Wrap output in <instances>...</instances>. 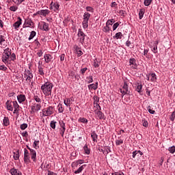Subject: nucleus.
<instances>
[{"label":"nucleus","mask_w":175,"mask_h":175,"mask_svg":"<svg viewBox=\"0 0 175 175\" xmlns=\"http://www.w3.org/2000/svg\"><path fill=\"white\" fill-rule=\"evenodd\" d=\"M1 61L5 65L10 64L11 61H16V54L14 53H12V49L7 48L4 49L2 53Z\"/></svg>","instance_id":"obj_1"},{"label":"nucleus","mask_w":175,"mask_h":175,"mask_svg":"<svg viewBox=\"0 0 175 175\" xmlns=\"http://www.w3.org/2000/svg\"><path fill=\"white\" fill-rule=\"evenodd\" d=\"M53 87H54V85H53V83L51 82H45L44 84L41 86V91L45 96H51Z\"/></svg>","instance_id":"obj_2"},{"label":"nucleus","mask_w":175,"mask_h":175,"mask_svg":"<svg viewBox=\"0 0 175 175\" xmlns=\"http://www.w3.org/2000/svg\"><path fill=\"white\" fill-rule=\"evenodd\" d=\"M121 94H122V98H124V95H129L131 94V91L129 90V85L126 82L124 83V85L122 88L120 89Z\"/></svg>","instance_id":"obj_3"},{"label":"nucleus","mask_w":175,"mask_h":175,"mask_svg":"<svg viewBox=\"0 0 175 175\" xmlns=\"http://www.w3.org/2000/svg\"><path fill=\"white\" fill-rule=\"evenodd\" d=\"M54 113V107L49 106L47 108L42 110V116L44 117H49Z\"/></svg>","instance_id":"obj_4"},{"label":"nucleus","mask_w":175,"mask_h":175,"mask_svg":"<svg viewBox=\"0 0 175 175\" xmlns=\"http://www.w3.org/2000/svg\"><path fill=\"white\" fill-rule=\"evenodd\" d=\"M25 77H26V81L27 83H31V80L33 79V74L30 70H25L24 72Z\"/></svg>","instance_id":"obj_5"},{"label":"nucleus","mask_w":175,"mask_h":175,"mask_svg":"<svg viewBox=\"0 0 175 175\" xmlns=\"http://www.w3.org/2000/svg\"><path fill=\"white\" fill-rule=\"evenodd\" d=\"M77 36L81 38V43L83 44V43H84V40H85V33H84V32L83 31V30H81V29H79L78 30V34Z\"/></svg>","instance_id":"obj_6"},{"label":"nucleus","mask_w":175,"mask_h":175,"mask_svg":"<svg viewBox=\"0 0 175 175\" xmlns=\"http://www.w3.org/2000/svg\"><path fill=\"white\" fill-rule=\"evenodd\" d=\"M33 25V22H32V20L31 19H25V24L23 25V28H28L31 27Z\"/></svg>","instance_id":"obj_7"},{"label":"nucleus","mask_w":175,"mask_h":175,"mask_svg":"<svg viewBox=\"0 0 175 175\" xmlns=\"http://www.w3.org/2000/svg\"><path fill=\"white\" fill-rule=\"evenodd\" d=\"M83 163H84V160L79 159L77 161L72 162L71 164V166H72V167H74V168L77 167L79 166V165H83Z\"/></svg>","instance_id":"obj_8"},{"label":"nucleus","mask_w":175,"mask_h":175,"mask_svg":"<svg viewBox=\"0 0 175 175\" xmlns=\"http://www.w3.org/2000/svg\"><path fill=\"white\" fill-rule=\"evenodd\" d=\"M21 24H23V19L19 16L18 17V21L13 24V27H14L15 29H17V28L20 27Z\"/></svg>","instance_id":"obj_9"},{"label":"nucleus","mask_w":175,"mask_h":175,"mask_svg":"<svg viewBox=\"0 0 175 175\" xmlns=\"http://www.w3.org/2000/svg\"><path fill=\"white\" fill-rule=\"evenodd\" d=\"M72 100H73V97L68 98L64 100V103L66 106V107H70V105H72Z\"/></svg>","instance_id":"obj_10"},{"label":"nucleus","mask_w":175,"mask_h":175,"mask_svg":"<svg viewBox=\"0 0 175 175\" xmlns=\"http://www.w3.org/2000/svg\"><path fill=\"white\" fill-rule=\"evenodd\" d=\"M17 100L18 103H23V102H25L27 97L25 94H19L17 96Z\"/></svg>","instance_id":"obj_11"},{"label":"nucleus","mask_w":175,"mask_h":175,"mask_svg":"<svg viewBox=\"0 0 175 175\" xmlns=\"http://www.w3.org/2000/svg\"><path fill=\"white\" fill-rule=\"evenodd\" d=\"M10 173L12 175H23V174L21 173V172H20V170H18V169L16 168H12L10 170Z\"/></svg>","instance_id":"obj_12"},{"label":"nucleus","mask_w":175,"mask_h":175,"mask_svg":"<svg viewBox=\"0 0 175 175\" xmlns=\"http://www.w3.org/2000/svg\"><path fill=\"white\" fill-rule=\"evenodd\" d=\"M30 155L33 162H36V150L30 149Z\"/></svg>","instance_id":"obj_13"},{"label":"nucleus","mask_w":175,"mask_h":175,"mask_svg":"<svg viewBox=\"0 0 175 175\" xmlns=\"http://www.w3.org/2000/svg\"><path fill=\"white\" fill-rule=\"evenodd\" d=\"M88 90L90 91H92L94 90V91L98 90V82H96V83H92L88 85Z\"/></svg>","instance_id":"obj_14"},{"label":"nucleus","mask_w":175,"mask_h":175,"mask_svg":"<svg viewBox=\"0 0 175 175\" xmlns=\"http://www.w3.org/2000/svg\"><path fill=\"white\" fill-rule=\"evenodd\" d=\"M40 109H42V105L40 103L34 104V105L31 107L33 111H39Z\"/></svg>","instance_id":"obj_15"},{"label":"nucleus","mask_w":175,"mask_h":175,"mask_svg":"<svg viewBox=\"0 0 175 175\" xmlns=\"http://www.w3.org/2000/svg\"><path fill=\"white\" fill-rule=\"evenodd\" d=\"M44 58L45 59L46 64H49L51 62V59H53V56H51V55L50 54H45L44 55Z\"/></svg>","instance_id":"obj_16"},{"label":"nucleus","mask_w":175,"mask_h":175,"mask_svg":"<svg viewBox=\"0 0 175 175\" xmlns=\"http://www.w3.org/2000/svg\"><path fill=\"white\" fill-rule=\"evenodd\" d=\"M12 103H13V102L10 100H7L5 103L7 110H9V111H13V106L12 105Z\"/></svg>","instance_id":"obj_17"},{"label":"nucleus","mask_w":175,"mask_h":175,"mask_svg":"<svg viewBox=\"0 0 175 175\" xmlns=\"http://www.w3.org/2000/svg\"><path fill=\"white\" fill-rule=\"evenodd\" d=\"M129 65H133V69H136L137 68V64H136V59L135 58H130L129 59Z\"/></svg>","instance_id":"obj_18"},{"label":"nucleus","mask_w":175,"mask_h":175,"mask_svg":"<svg viewBox=\"0 0 175 175\" xmlns=\"http://www.w3.org/2000/svg\"><path fill=\"white\" fill-rule=\"evenodd\" d=\"M136 85H137V87L135 89V91H137V92H138L139 94H142V92H143V91L142 90L143 88V85L142 83L137 82Z\"/></svg>","instance_id":"obj_19"},{"label":"nucleus","mask_w":175,"mask_h":175,"mask_svg":"<svg viewBox=\"0 0 175 175\" xmlns=\"http://www.w3.org/2000/svg\"><path fill=\"white\" fill-rule=\"evenodd\" d=\"M85 167H87V164H84V165H81V167H79L78 168V170L75 171V174H79V173H81V172H83V170H84V169H85Z\"/></svg>","instance_id":"obj_20"},{"label":"nucleus","mask_w":175,"mask_h":175,"mask_svg":"<svg viewBox=\"0 0 175 175\" xmlns=\"http://www.w3.org/2000/svg\"><path fill=\"white\" fill-rule=\"evenodd\" d=\"M48 14H50V10H40V16H44V17H46V16H48Z\"/></svg>","instance_id":"obj_21"},{"label":"nucleus","mask_w":175,"mask_h":175,"mask_svg":"<svg viewBox=\"0 0 175 175\" xmlns=\"http://www.w3.org/2000/svg\"><path fill=\"white\" fill-rule=\"evenodd\" d=\"M42 28H40L42 31H45L47 32L48 31H50V28H49V23L46 22H42Z\"/></svg>","instance_id":"obj_22"},{"label":"nucleus","mask_w":175,"mask_h":175,"mask_svg":"<svg viewBox=\"0 0 175 175\" xmlns=\"http://www.w3.org/2000/svg\"><path fill=\"white\" fill-rule=\"evenodd\" d=\"M91 137L94 142H98V134L95 131L91 133Z\"/></svg>","instance_id":"obj_23"},{"label":"nucleus","mask_w":175,"mask_h":175,"mask_svg":"<svg viewBox=\"0 0 175 175\" xmlns=\"http://www.w3.org/2000/svg\"><path fill=\"white\" fill-rule=\"evenodd\" d=\"M75 51H76L78 57H81V55H83V51H81V48L79 47V46H76Z\"/></svg>","instance_id":"obj_24"},{"label":"nucleus","mask_w":175,"mask_h":175,"mask_svg":"<svg viewBox=\"0 0 175 175\" xmlns=\"http://www.w3.org/2000/svg\"><path fill=\"white\" fill-rule=\"evenodd\" d=\"M3 124L4 125V126H8V125L10 124L8 117H4L3 120Z\"/></svg>","instance_id":"obj_25"},{"label":"nucleus","mask_w":175,"mask_h":175,"mask_svg":"<svg viewBox=\"0 0 175 175\" xmlns=\"http://www.w3.org/2000/svg\"><path fill=\"white\" fill-rule=\"evenodd\" d=\"M38 75H40V76L44 77V68H43V66H38Z\"/></svg>","instance_id":"obj_26"},{"label":"nucleus","mask_w":175,"mask_h":175,"mask_svg":"<svg viewBox=\"0 0 175 175\" xmlns=\"http://www.w3.org/2000/svg\"><path fill=\"white\" fill-rule=\"evenodd\" d=\"M53 11L55 12L56 13L57 12H59V3L58 2H55L53 3Z\"/></svg>","instance_id":"obj_27"},{"label":"nucleus","mask_w":175,"mask_h":175,"mask_svg":"<svg viewBox=\"0 0 175 175\" xmlns=\"http://www.w3.org/2000/svg\"><path fill=\"white\" fill-rule=\"evenodd\" d=\"M96 114H97L98 118H99V120H105V114H103V113H102V111H97Z\"/></svg>","instance_id":"obj_28"},{"label":"nucleus","mask_w":175,"mask_h":175,"mask_svg":"<svg viewBox=\"0 0 175 175\" xmlns=\"http://www.w3.org/2000/svg\"><path fill=\"white\" fill-rule=\"evenodd\" d=\"M13 157H14V159L15 161L18 160L19 158H20L19 150H17L16 152H14V155H13Z\"/></svg>","instance_id":"obj_29"},{"label":"nucleus","mask_w":175,"mask_h":175,"mask_svg":"<svg viewBox=\"0 0 175 175\" xmlns=\"http://www.w3.org/2000/svg\"><path fill=\"white\" fill-rule=\"evenodd\" d=\"M88 21H88V20L83 19V21L82 22V25H83V29H87V28H88Z\"/></svg>","instance_id":"obj_30"},{"label":"nucleus","mask_w":175,"mask_h":175,"mask_svg":"<svg viewBox=\"0 0 175 175\" xmlns=\"http://www.w3.org/2000/svg\"><path fill=\"white\" fill-rule=\"evenodd\" d=\"M122 33L121 32H118V33H116V35L113 36V39H122Z\"/></svg>","instance_id":"obj_31"},{"label":"nucleus","mask_w":175,"mask_h":175,"mask_svg":"<svg viewBox=\"0 0 175 175\" xmlns=\"http://www.w3.org/2000/svg\"><path fill=\"white\" fill-rule=\"evenodd\" d=\"M83 151L85 152V154H87L88 155H90L91 151L90 150V148H88V145L85 144L84 146Z\"/></svg>","instance_id":"obj_32"},{"label":"nucleus","mask_w":175,"mask_h":175,"mask_svg":"<svg viewBox=\"0 0 175 175\" xmlns=\"http://www.w3.org/2000/svg\"><path fill=\"white\" fill-rule=\"evenodd\" d=\"M91 18V14H89L88 12H85L83 14V20L89 21Z\"/></svg>","instance_id":"obj_33"},{"label":"nucleus","mask_w":175,"mask_h":175,"mask_svg":"<svg viewBox=\"0 0 175 175\" xmlns=\"http://www.w3.org/2000/svg\"><path fill=\"white\" fill-rule=\"evenodd\" d=\"M24 162L25 163H29L31 162L29 155L24 154Z\"/></svg>","instance_id":"obj_34"},{"label":"nucleus","mask_w":175,"mask_h":175,"mask_svg":"<svg viewBox=\"0 0 175 175\" xmlns=\"http://www.w3.org/2000/svg\"><path fill=\"white\" fill-rule=\"evenodd\" d=\"M146 10L144 9H140L139 12V20H142L144 16Z\"/></svg>","instance_id":"obj_35"},{"label":"nucleus","mask_w":175,"mask_h":175,"mask_svg":"<svg viewBox=\"0 0 175 175\" xmlns=\"http://www.w3.org/2000/svg\"><path fill=\"white\" fill-rule=\"evenodd\" d=\"M157 50H158V41H156L154 43V47L153 49H152V51L153 53H154V54H157Z\"/></svg>","instance_id":"obj_36"},{"label":"nucleus","mask_w":175,"mask_h":175,"mask_svg":"<svg viewBox=\"0 0 175 175\" xmlns=\"http://www.w3.org/2000/svg\"><path fill=\"white\" fill-rule=\"evenodd\" d=\"M78 121L79 122H82V124H88V120L85 118H79Z\"/></svg>","instance_id":"obj_37"},{"label":"nucleus","mask_w":175,"mask_h":175,"mask_svg":"<svg viewBox=\"0 0 175 175\" xmlns=\"http://www.w3.org/2000/svg\"><path fill=\"white\" fill-rule=\"evenodd\" d=\"M35 36H36V31H32L29 37V40L33 39V38H35Z\"/></svg>","instance_id":"obj_38"},{"label":"nucleus","mask_w":175,"mask_h":175,"mask_svg":"<svg viewBox=\"0 0 175 175\" xmlns=\"http://www.w3.org/2000/svg\"><path fill=\"white\" fill-rule=\"evenodd\" d=\"M27 128H28V124L27 123H23L20 126V129H21V131H25Z\"/></svg>","instance_id":"obj_39"},{"label":"nucleus","mask_w":175,"mask_h":175,"mask_svg":"<svg viewBox=\"0 0 175 175\" xmlns=\"http://www.w3.org/2000/svg\"><path fill=\"white\" fill-rule=\"evenodd\" d=\"M116 23V21L114 19H109L106 22V25H113Z\"/></svg>","instance_id":"obj_40"},{"label":"nucleus","mask_w":175,"mask_h":175,"mask_svg":"<svg viewBox=\"0 0 175 175\" xmlns=\"http://www.w3.org/2000/svg\"><path fill=\"white\" fill-rule=\"evenodd\" d=\"M93 65L94 68H99V65H100V62H99L98 59H96L94 60Z\"/></svg>","instance_id":"obj_41"},{"label":"nucleus","mask_w":175,"mask_h":175,"mask_svg":"<svg viewBox=\"0 0 175 175\" xmlns=\"http://www.w3.org/2000/svg\"><path fill=\"white\" fill-rule=\"evenodd\" d=\"M57 110L59 111V113H64V108L62 107V104H59L57 105Z\"/></svg>","instance_id":"obj_42"},{"label":"nucleus","mask_w":175,"mask_h":175,"mask_svg":"<svg viewBox=\"0 0 175 175\" xmlns=\"http://www.w3.org/2000/svg\"><path fill=\"white\" fill-rule=\"evenodd\" d=\"M57 122L55 120H52L50 123V126L52 128V129H55Z\"/></svg>","instance_id":"obj_43"},{"label":"nucleus","mask_w":175,"mask_h":175,"mask_svg":"<svg viewBox=\"0 0 175 175\" xmlns=\"http://www.w3.org/2000/svg\"><path fill=\"white\" fill-rule=\"evenodd\" d=\"M33 148H36V150H38L39 148V141L35 140L33 144Z\"/></svg>","instance_id":"obj_44"},{"label":"nucleus","mask_w":175,"mask_h":175,"mask_svg":"<svg viewBox=\"0 0 175 175\" xmlns=\"http://www.w3.org/2000/svg\"><path fill=\"white\" fill-rule=\"evenodd\" d=\"M168 151L170 152V154H174L175 153V146H172L168 148Z\"/></svg>","instance_id":"obj_45"},{"label":"nucleus","mask_w":175,"mask_h":175,"mask_svg":"<svg viewBox=\"0 0 175 175\" xmlns=\"http://www.w3.org/2000/svg\"><path fill=\"white\" fill-rule=\"evenodd\" d=\"M86 79L88 80V84H91V83H93L94 81V79L92 78V76L87 77Z\"/></svg>","instance_id":"obj_46"},{"label":"nucleus","mask_w":175,"mask_h":175,"mask_svg":"<svg viewBox=\"0 0 175 175\" xmlns=\"http://www.w3.org/2000/svg\"><path fill=\"white\" fill-rule=\"evenodd\" d=\"M33 100H36V102H37V103H42V99H40V98L38 97V96H34Z\"/></svg>","instance_id":"obj_47"},{"label":"nucleus","mask_w":175,"mask_h":175,"mask_svg":"<svg viewBox=\"0 0 175 175\" xmlns=\"http://www.w3.org/2000/svg\"><path fill=\"white\" fill-rule=\"evenodd\" d=\"M151 2H152V0H144V4L145 6H150V5H151Z\"/></svg>","instance_id":"obj_48"},{"label":"nucleus","mask_w":175,"mask_h":175,"mask_svg":"<svg viewBox=\"0 0 175 175\" xmlns=\"http://www.w3.org/2000/svg\"><path fill=\"white\" fill-rule=\"evenodd\" d=\"M150 76L152 77L150 81H155V80H157V75H155V73H152Z\"/></svg>","instance_id":"obj_49"},{"label":"nucleus","mask_w":175,"mask_h":175,"mask_svg":"<svg viewBox=\"0 0 175 175\" xmlns=\"http://www.w3.org/2000/svg\"><path fill=\"white\" fill-rule=\"evenodd\" d=\"M103 32H110V27L106 25V26L103 27Z\"/></svg>","instance_id":"obj_50"},{"label":"nucleus","mask_w":175,"mask_h":175,"mask_svg":"<svg viewBox=\"0 0 175 175\" xmlns=\"http://www.w3.org/2000/svg\"><path fill=\"white\" fill-rule=\"evenodd\" d=\"M94 107L96 108V110H98V111L102 110V108L100 107V105H99L98 103L94 104Z\"/></svg>","instance_id":"obj_51"},{"label":"nucleus","mask_w":175,"mask_h":175,"mask_svg":"<svg viewBox=\"0 0 175 175\" xmlns=\"http://www.w3.org/2000/svg\"><path fill=\"white\" fill-rule=\"evenodd\" d=\"M87 12H90V13H94V8L91 7V6H87L85 8Z\"/></svg>","instance_id":"obj_52"},{"label":"nucleus","mask_w":175,"mask_h":175,"mask_svg":"<svg viewBox=\"0 0 175 175\" xmlns=\"http://www.w3.org/2000/svg\"><path fill=\"white\" fill-rule=\"evenodd\" d=\"M93 99H94V105H96V103H99V97H98V96H94L93 97Z\"/></svg>","instance_id":"obj_53"},{"label":"nucleus","mask_w":175,"mask_h":175,"mask_svg":"<svg viewBox=\"0 0 175 175\" xmlns=\"http://www.w3.org/2000/svg\"><path fill=\"white\" fill-rule=\"evenodd\" d=\"M119 13H120V16H122V17H125V16H126V11H125V10H120L119 11Z\"/></svg>","instance_id":"obj_54"},{"label":"nucleus","mask_w":175,"mask_h":175,"mask_svg":"<svg viewBox=\"0 0 175 175\" xmlns=\"http://www.w3.org/2000/svg\"><path fill=\"white\" fill-rule=\"evenodd\" d=\"M59 124L62 128V129H66V128L65 127V122H64V121L61 120L59 122Z\"/></svg>","instance_id":"obj_55"},{"label":"nucleus","mask_w":175,"mask_h":175,"mask_svg":"<svg viewBox=\"0 0 175 175\" xmlns=\"http://www.w3.org/2000/svg\"><path fill=\"white\" fill-rule=\"evenodd\" d=\"M118 27H120V23L118 22L114 23L113 25V31H116Z\"/></svg>","instance_id":"obj_56"},{"label":"nucleus","mask_w":175,"mask_h":175,"mask_svg":"<svg viewBox=\"0 0 175 175\" xmlns=\"http://www.w3.org/2000/svg\"><path fill=\"white\" fill-rule=\"evenodd\" d=\"M17 9H18V8L16 5H12L10 8V10L11 12H16L17 10Z\"/></svg>","instance_id":"obj_57"},{"label":"nucleus","mask_w":175,"mask_h":175,"mask_svg":"<svg viewBox=\"0 0 175 175\" xmlns=\"http://www.w3.org/2000/svg\"><path fill=\"white\" fill-rule=\"evenodd\" d=\"M13 106H14V109H19L20 105H18V103H17V101H13Z\"/></svg>","instance_id":"obj_58"},{"label":"nucleus","mask_w":175,"mask_h":175,"mask_svg":"<svg viewBox=\"0 0 175 175\" xmlns=\"http://www.w3.org/2000/svg\"><path fill=\"white\" fill-rule=\"evenodd\" d=\"M174 119H175V111H174L172 113V114H171V116H170V120L171 121H174Z\"/></svg>","instance_id":"obj_59"},{"label":"nucleus","mask_w":175,"mask_h":175,"mask_svg":"<svg viewBox=\"0 0 175 175\" xmlns=\"http://www.w3.org/2000/svg\"><path fill=\"white\" fill-rule=\"evenodd\" d=\"M122 143H124L122 139H116V146H120V144H122Z\"/></svg>","instance_id":"obj_60"},{"label":"nucleus","mask_w":175,"mask_h":175,"mask_svg":"<svg viewBox=\"0 0 175 175\" xmlns=\"http://www.w3.org/2000/svg\"><path fill=\"white\" fill-rule=\"evenodd\" d=\"M142 125H143V126H145V128H147V126H148V122H147V120H143Z\"/></svg>","instance_id":"obj_61"},{"label":"nucleus","mask_w":175,"mask_h":175,"mask_svg":"<svg viewBox=\"0 0 175 175\" xmlns=\"http://www.w3.org/2000/svg\"><path fill=\"white\" fill-rule=\"evenodd\" d=\"M5 42V36L0 35V44Z\"/></svg>","instance_id":"obj_62"},{"label":"nucleus","mask_w":175,"mask_h":175,"mask_svg":"<svg viewBox=\"0 0 175 175\" xmlns=\"http://www.w3.org/2000/svg\"><path fill=\"white\" fill-rule=\"evenodd\" d=\"M112 175H124V174L122 172L120 171V172L112 173Z\"/></svg>","instance_id":"obj_63"},{"label":"nucleus","mask_w":175,"mask_h":175,"mask_svg":"<svg viewBox=\"0 0 175 175\" xmlns=\"http://www.w3.org/2000/svg\"><path fill=\"white\" fill-rule=\"evenodd\" d=\"M47 175H57V174L55 173V172H53V171L48 170V174H47Z\"/></svg>","instance_id":"obj_64"}]
</instances>
